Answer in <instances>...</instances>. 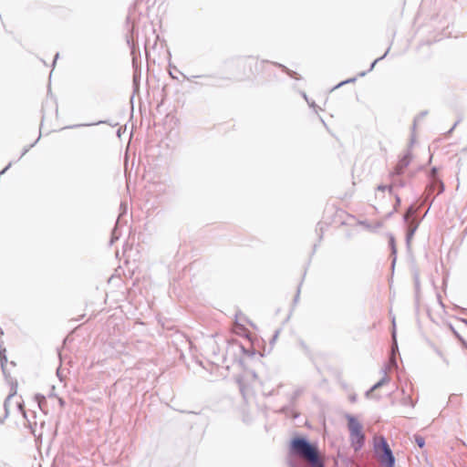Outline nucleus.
Listing matches in <instances>:
<instances>
[{
    "instance_id": "7ed1b4c3",
    "label": "nucleus",
    "mask_w": 467,
    "mask_h": 467,
    "mask_svg": "<svg viewBox=\"0 0 467 467\" xmlns=\"http://www.w3.org/2000/svg\"><path fill=\"white\" fill-rule=\"evenodd\" d=\"M348 427L350 432V441L355 451H358L364 444L365 435L362 431V426L357 419L352 416L348 417Z\"/></svg>"
},
{
    "instance_id": "20e7f679",
    "label": "nucleus",
    "mask_w": 467,
    "mask_h": 467,
    "mask_svg": "<svg viewBox=\"0 0 467 467\" xmlns=\"http://www.w3.org/2000/svg\"><path fill=\"white\" fill-rule=\"evenodd\" d=\"M272 67L270 63L256 58L248 59L243 65L244 71H248L253 77H265Z\"/></svg>"
},
{
    "instance_id": "6e6552de",
    "label": "nucleus",
    "mask_w": 467,
    "mask_h": 467,
    "mask_svg": "<svg viewBox=\"0 0 467 467\" xmlns=\"http://www.w3.org/2000/svg\"><path fill=\"white\" fill-rule=\"evenodd\" d=\"M19 410H21V413L23 415V417L26 419V410H25V407L24 405H19Z\"/></svg>"
},
{
    "instance_id": "423d86ee",
    "label": "nucleus",
    "mask_w": 467,
    "mask_h": 467,
    "mask_svg": "<svg viewBox=\"0 0 467 467\" xmlns=\"http://www.w3.org/2000/svg\"><path fill=\"white\" fill-rule=\"evenodd\" d=\"M389 381V379L387 377L383 378L380 381H379L377 384H375L371 389H370V392L375 390L376 389H378L379 387H380L381 385L385 384L386 382Z\"/></svg>"
},
{
    "instance_id": "1a4fd4ad",
    "label": "nucleus",
    "mask_w": 467,
    "mask_h": 467,
    "mask_svg": "<svg viewBox=\"0 0 467 467\" xmlns=\"http://www.w3.org/2000/svg\"><path fill=\"white\" fill-rule=\"evenodd\" d=\"M386 189H388L389 192H391V189H392V188H391L390 186H382V187H381V186H379V187L378 188V190H379V191H382V192H383V191H385Z\"/></svg>"
},
{
    "instance_id": "0eeeda50",
    "label": "nucleus",
    "mask_w": 467,
    "mask_h": 467,
    "mask_svg": "<svg viewBox=\"0 0 467 467\" xmlns=\"http://www.w3.org/2000/svg\"><path fill=\"white\" fill-rule=\"evenodd\" d=\"M415 441H416V443L418 444V446H419L420 448H423V447H424V445H425L424 438H423V437H421V436H416V437H415Z\"/></svg>"
},
{
    "instance_id": "f257e3e1",
    "label": "nucleus",
    "mask_w": 467,
    "mask_h": 467,
    "mask_svg": "<svg viewBox=\"0 0 467 467\" xmlns=\"http://www.w3.org/2000/svg\"><path fill=\"white\" fill-rule=\"evenodd\" d=\"M290 449L293 453L307 462L311 467L323 463L317 447L309 443L306 439L296 437L291 441Z\"/></svg>"
},
{
    "instance_id": "f03ea898",
    "label": "nucleus",
    "mask_w": 467,
    "mask_h": 467,
    "mask_svg": "<svg viewBox=\"0 0 467 467\" xmlns=\"http://www.w3.org/2000/svg\"><path fill=\"white\" fill-rule=\"evenodd\" d=\"M374 450L378 460L382 465L386 467L394 466L395 458L384 437L376 436L374 438Z\"/></svg>"
},
{
    "instance_id": "39448f33",
    "label": "nucleus",
    "mask_w": 467,
    "mask_h": 467,
    "mask_svg": "<svg viewBox=\"0 0 467 467\" xmlns=\"http://www.w3.org/2000/svg\"><path fill=\"white\" fill-rule=\"evenodd\" d=\"M437 187L438 188V191H437V194L441 193L443 192V189H444V186H443V183L441 181H436L431 186V188H435Z\"/></svg>"
}]
</instances>
